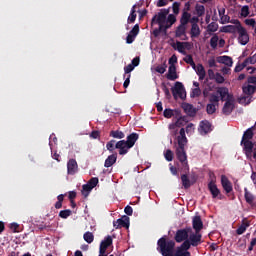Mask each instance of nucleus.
Returning <instances> with one entry per match:
<instances>
[{"mask_svg": "<svg viewBox=\"0 0 256 256\" xmlns=\"http://www.w3.org/2000/svg\"><path fill=\"white\" fill-rule=\"evenodd\" d=\"M157 246V251H159V253H161L162 256H191V252L181 250L180 248H177L176 252L174 253L175 241H167V236L161 237L157 241Z\"/></svg>", "mask_w": 256, "mask_h": 256, "instance_id": "f257e3e1", "label": "nucleus"}, {"mask_svg": "<svg viewBox=\"0 0 256 256\" xmlns=\"http://www.w3.org/2000/svg\"><path fill=\"white\" fill-rule=\"evenodd\" d=\"M187 136L185 135V128H181L179 136L177 137L176 157L182 165L184 173H189V162H187V152L185 145H187Z\"/></svg>", "mask_w": 256, "mask_h": 256, "instance_id": "f03ea898", "label": "nucleus"}, {"mask_svg": "<svg viewBox=\"0 0 256 256\" xmlns=\"http://www.w3.org/2000/svg\"><path fill=\"white\" fill-rule=\"evenodd\" d=\"M172 95L175 100L177 99H186L187 92L185 91V86H183V83L176 82L174 87L171 88Z\"/></svg>", "mask_w": 256, "mask_h": 256, "instance_id": "7ed1b4c3", "label": "nucleus"}, {"mask_svg": "<svg viewBox=\"0 0 256 256\" xmlns=\"http://www.w3.org/2000/svg\"><path fill=\"white\" fill-rule=\"evenodd\" d=\"M169 15V9H162L158 14L154 15L151 24L154 23H165L167 21V16Z\"/></svg>", "mask_w": 256, "mask_h": 256, "instance_id": "20e7f679", "label": "nucleus"}, {"mask_svg": "<svg viewBox=\"0 0 256 256\" xmlns=\"http://www.w3.org/2000/svg\"><path fill=\"white\" fill-rule=\"evenodd\" d=\"M189 231H191V228L177 230L174 237L176 243H183V241H187V239H189Z\"/></svg>", "mask_w": 256, "mask_h": 256, "instance_id": "39448f33", "label": "nucleus"}, {"mask_svg": "<svg viewBox=\"0 0 256 256\" xmlns=\"http://www.w3.org/2000/svg\"><path fill=\"white\" fill-rule=\"evenodd\" d=\"M234 109L235 103L233 102V96H228V99H226V102L224 103V106L222 108V113L223 115H231Z\"/></svg>", "mask_w": 256, "mask_h": 256, "instance_id": "423d86ee", "label": "nucleus"}, {"mask_svg": "<svg viewBox=\"0 0 256 256\" xmlns=\"http://www.w3.org/2000/svg\"><path fill=\"white\" fill-rule=\"evenodd\" d=\"M238 43L240 45H247L249 43V33H247V29L245 27L238 28Z\"/></svg>", "mask_w": 256, "mask_h": 256, "instance_id": "0eeeda50", "label": "nucleus"}, {"mask_svg": "<svg viewBox=\"0 0 256 256\" xmlns=\"http://www.w3.org/2000/svg\"><path fill=\"white\" fill-rule=\"evenodd\" d=\"M113 227L115 229H121L122 227H124L125 229H129V217L127 215H124L121 218L117 219V221L113 222Z\"/></svg>", "mask_w": 256, "mask_h": 256, "instance_id": "6e6552de", "label": "nucleus"}, {"mask_svg": "<svg viewBox=\"0 0 256 256\" xmlns=\"http://www.w3.org/2000/svg\"><path fill=\"white\" fill-rule=\"evenodd\" d=\"M198 131L200 135H207L208 133H211V131H213L211 122L207 120L201 121L199 124Z\"/></svg>", "mask_w": 256, "mask_h": 256, "instance_id": "1a4fd4ad", "label": "nucleus"}, {"mask_svg": "<svg viewBox=\"0 0 256 256\" xmlns=\"http://www.w3.org/2000/svg\"><path fill=\"white\" fill-rule=\"evenodd\" d=\"M208 189L212 195L213 199H221V190L217 187V184H215V181L211 180L208 183Z\"/></svg>", "mask_w": 256, "mask_h": 256, "instance_id": "9d476101", "label": "nucleus"}, {"mask_svg": "<svg viewBox=\"0 0 256 256\" xmlns=\"http://www.w3.org/2000/svg\"><path fill=\"white\" fill-rule=\"evenodd\" d=\"M203 236L199 232L192 233L188 236V241L192 247H199L201 245V239Z\"/></svg>", "mask_w": 256, "mask_h": 256, "instance_id": "9b49d317", "label": "nucleus"}, {"mask_svg": "<svg viewBox=\"0 0 256 256\" xmlns=\"http://www.w3.org/2000/svg\"><path fill=\"white\" fill-rule=\"evenodd\" d=\"M173 49H177L179 53H182V55H187V52H185V49H189L191 47V44L189 42H179L177 41L176 44L173 43L171 45Z\"/></svg>", "mask_w": 256, "mask_h": 256, "instance_id": "f8f14e48", "label": "nucleus"}, {"mask_svg": "<svg viewBox=\"0 0 256 256\" xmlns=\"http://www.w3.org/2000/svg\"><path fill=\"white\" fill-rule=\"evenodd\" d=\"M77 171H79V165L77 164V160L72 158L67 162V173L68 175H75Z\"/></svg>", "mask_w": 256, "mask_h": 256, "instance_id": "ddd939ff", "label": "nucleus"}, {"mask_svg": "<svg viewBox=\"0 0 256 256\" xmlns=\"http://www.w3.org/2000/svg\"><path fill=\"white\" fill-rule=\"evenodd\" d=\"M111 245H113V238L108 235L106 238H104V240L101 241L99 253H106L107 248L111 247Z\"/></svg>", "mask_w": 256, "mask_h": 256, "instance_id": "4468645a", "label": "nucleus"}, {"mask_svg": "<svg viewBox=\"0 0 256 256\" xmlns=\"http://www.w3.org/2000/svg\"><path fill=\"white\" fill-rule=\"evenodd\" d=\"M137 141H139V135L137 133L133 132L127 136V140H124V143L128 147L133 149V147H135V143H137Z\"/></svg>", "mask_w": 256, "mask_h": 256, "instance_id": "2eb2a0df", "label": "nucleus"}, {"mask_svg": "<svg viewBox=\"0 0 256 256\" xmlns=\"http://www.w3.org/2000/svg\"><path fill=\"white\" fill-rule=\"evenodd\" d=\"M166 79H168L169 81H175L179 79V75H177V67L175 66V64H171L169 66Z\"/></svg>", "mask_w": 256, "mask_h": 256, "instance_id": "dca6fc26", "label": "nucleus"}, {"mask_svg": "<svg viewBox=\"0 0 256 256\" xmlns=\"http://www.w3.org/2000/svg\"><path fill=\"white\" fill-rule=\"evenodd\" d=\"M115 149H119V155H127L131 147L126 145L125 140H120L115 144Z\"/></svg>", "mask_w": 256, "mask_h": 256, "instance_id": "f3484780", "label": "nucleus"}, {"mask_svg": "<svg viewBox=\"0 0 256 256\" xmlns=\"http://www.w3.org/2000/svg\"><path fill=\"white\" fill-rule=\"evenodd\" d=\"M221 185L226 193H231L233 191V184H231V181H229V178L225 175L221 176Z\"/></svg>", "mask_w": 256, "mask_h": 256, "instance_id": "a211bd4d", "label": "nucleus"}, {"mask_svg": "<svg viewBox=\"0 0 256 256\" xmlns=\"http://www.w3.org/2000/svg\"><path fill=\"white\" fill-rule=\"evenodd\" d=\"M192 227L196 233H200L201 229H203V220H201V216H194L192 220Z\"/></svg>", "mask_w": 256, "mask_h": 256, "instance_id": "6ab92c4d", "label": "nucleus"}, {"mask_svg": "<svg viewBox=\"0 0 256 256\" xmlns=\"http://www.w3.org/2000/svg\"><path fill=\"white\" fill-rule=\"evenodd\" d=\"M244 198L250 207H255V195H253V193H251L247 188H244Z\"/></svg>", "mask_w": 256, "mask_h": 256, "instance_id": "aec40b11", "label": "nucleus"}, {"mask_svg": "<svg viewBox=\"0 0 256 256\" xmlns=\"http://www.w3.org/2000/svg\"><path fill=\"white\" fill-rule=\"evenodd\" d=\"M217 94L220 95L221 101H227L229 97H233V95L229 94V88L227 87H219L217 89Z\"/></svg>", "mask_w": 256, "mask_h": 256, "instance_id": "412c9836", "label": "nucleus"}, {"mask_svg": "<svg viewBox=\"0 0 256 256\" xmlns=\"http://www.w3.org/2000/svg\"><path fill=\"white\" fill-rule=\"evenodd\" d=\"M182 108L184 109V113H186L190 117H193L197 113V110H195V107H193L192 104L184 103L182 105Z\"/></svg>", "mask_w": 256, "mask_h": 256, "instance_id": "4be33fe9", "label": "nucleus"}, {"mask_svg": "<svg viewBox=\"0 0 256 256\" xmlns=\"http://www.w3.org/2000/svg\"><path fill=\"white\" fill-rule=\"evenodd\" d=\"M137 19V4H134L131 8L130 15L128 16L127 23H135Z\"/></svg>", "mask_w": 256, "mask_h": 256, "instance_id": "5701e85b", "label": "nucleus"}, {"mask_svg": "<svg viewBox=\"0 0 256 256\" xmlns=\"http://www.w3.org/2000/svg\"><path fill=\"white\" fill-rule=\"evenodd\" d=\"M241 145H243V149L246 151V153H253V147H255V143H253L251 140L241 141Z\"/></svg>", "mask_w": 256, "mask_h": 256, "instance_id": "b1692460", "label": "nucleus"}, {"mask_svg": "<svg viewBox=\"0 0 256 256\" xmlns=\"http://www.w3.org/2000/svg\"><path fill=\"white\" fill-rule=\"evenodd\" d=\"M218 63H222L223 65H226L227 67H233V58L229 56H220L218 57Z\"/></svg>", "mask_w": 256, "mask_h": 256, "instance_id": "393cba45", "label": "nucleus"}, {"mask_svg": "<svg viewBox=\"0 0 256 256\" xmlns=\"http://www.w3.org/2000/svg\"><path fill=\"white\" fill-rule=\"evenodd\" d=\"M190 35L192 39H195L201 35V29L199 28V24H192L191 25V30H190Z\"/></svg>", "mask_w": 256, "mask_h": 256, "instance_id": "a878e982", "label": "nucleus"}, {"mask_svg": "<svg viewBox=\"0 0 256 256\" xmlns=\"http://www.w3.org/2000/svg\"><path fill=\"white\" fill-rule=\"evenodd\" d=\"M191 21V13L187 11H183L181 18H180V25H184L187 27V24Z\"/></svg>", "mask_w": 256, "mask_h": 256, "instance_id": "bb28decb", "label": "nucleus"}, {"mask_svg": "<svg viewBox=\"0 0 256 256\" xmlns=\"http://www.w3.org/2000/svg\"><path fill=\"white\" fill-rule=\"evenodd\" d=\"M115 163H117V154H112L108 156L107 159L105 160L104 167L106 168L113 167Z\"/></svg>", "mask_w": 256, "mask_h": 256, "instance_id": "cd10ccee", "label": "nucleus"}, {"mask_svg": "<svg viewBox=\"0 0 256 256\" xmlns=\"http://www.w3.org/2000/svg\"><path fill=\"white\" fill-rule=\"evenodd\" d=\"M195 71L199 77V81H203V79H205V76L207 75V73L205 72V67H203V64H198Z\"/></svg>", "mask_w": 256, "mask_h": 256, "instance_id": "c85d7f7f", "label": "nucleus"}, {"mask_svg": "<svg viewBox=\"0 0 256 256\" xmlns=\"http://www.w3.org/2000/svg\"><path fill=\"white\" fill-rule=\"evenodd\" d=\"M240 27H242V25H239V26L227 25L223 27L222 31L223 33H237Z\"/></svg>", "mask_w": 256, "mask_h": 256, "instance_id": "c756f323", "label": "nucleus"}, {"mask_svg": "<svg viewBox=\"0 0 256 256\" xmlns=\"http://www.w3.org/2000/svg\"><path fill=\"white\" fill-rule=\"evenodd\" d=\"M254 133H253V128H248L243 136L241 141H251L253 139Z\"/></svg>", "mask_w": 256, "mask_h": 256, "instance_id": "7c9ffc66", "label": "nucleus"}, {"mask_svg": "<svg viewBox=\"0 0 256 256\" xmlns=\"http://www.w3.org/2000/svg\"><path fill=\"white\" fill-rule=\"evenodd\" d=\"M110 137L114 139H125V133L121 130H112L110 131Z\"/></svg>", "mask_w": 256, "mask_h": 256, "instance_id": "2f4dec72", "label": "nucleus"}, {"mask_svg": "<svg viewBox=\"0 0 256 256\" xmlns=\"http://www.w3.org/2000/svg\"><path fill=\"white\" fill-rule=\"evenodd\" d=\"M242 91L245 95H253V93H255L256 91V87L248 84L247 86L242 87Z\"/></svg>", "mask_w": 256, "mask_h": 256, "instance_id": "473e14b6", "label": "nucleus"}, {"mask_svg": "<svg viewBox=\"0 0 256 256\" xmlns=\"http://www.w3.org/2000/svg\"><path fill=\"white\" fill-rule=\"evenodd\" d=\"M181 181L184 189H189V187H191V180L189 179V176H187V174L181 175Z\"/></svg>", "mask_w": 256, "mask_h": 256, "instance_id": "72a5a7b5", "label": "nucleus"}, {"mask_svg": "<svg viewBox=\"0 0 256 256\" xmlns=\"http://www.w3.org/2000/svg\"><path fill=\"white\" fill-rule=\"evenodd\" d=\"M187 31V26H184L183 24H180L175 31L176 37H183Z\"/></svg>", "mask_w": 256, "mask_h": 256, "instance_id": "f704fd0d", "label": "nucleus"}, {"mask_svg": "<svg viewBox=\"0 0 256 256\" xmlns=\"http://www.w3.org/2000/svg\"><path fill=\"white\" fill-rule=\"evenodd\" d=\"M195 11H196L197 17H203V15H205V6L201 4H196Z\"/></svg>", "mask_w": 256, "mask_h": 256, "instance_id": "c9c22d12", "label": "nucleus"}, {"mask_svg": "<svg viewBox=\"0 0 256 256\" xmlns=\"http://www.w3.org/2000/svg\"><path fill=\"white\" fill-rule=\"evenodd\" d=\"M217 111V104L209 103L206 106V113L208 115H213Z\"/></svg>", "mask_w": 256, "mask_h": 256, "instance_id": "e433bc0d", "label": "nucleus"}, {"mask_svg": "<svg viewBox=\"0 0 256 256\" xmlns=\"http://www.w3.org/2000/svg\"><path fill=\"white\" fill-rule=\"evenodd\" d=\"M219 43V36L217 34H214L210 39V47L212 49H217V45Z\"/></svg>", "mask_w": 256, "mask_h": 256, "instance_id": "4c0bfd02", "label": "nucleus"}, {"mask_svg": "<svg viewBox=\"0 0 256 256\" xmlns=\"http://www.w3.org/2000/svg\"><path fill=\"white\" fill-rule=\"evenodd\" d=\"M83 239L84 241H86V243H93V241H95V236L91 233V232H85L83 235Z\"/></svg>", "mask_w": 256, "mask_h": 256, "instance_id": "58836bf2", "label": "nucleus"}, {"mask_svg": "<svg viewBox=\"0 0 256 256\" xmlns=\"http://www.w3.org/2000/svg\"><path fill=\"white\" fill-rule=\"evenodd\" d=\"M219 101H220V97L219 95L212 93L209 96V103L215 104L217 105V107H219Z\"/></svg>", "mask_w": 256, "mask_h": 256, "instance_id": "ea45409f", "label": "nucleus"}, {"mask_svg": "<svg viewBox=\"0 0 256 256\" xmlns=\"http://www.w3.org/2000/svg\"><path fill=\"white\" fill-rule=\"evenodd\" d=\"M192 244L189 241V239L184 240L183 243L180 245V247H178V249H181L182 251H189V249H191Z\"/></svg>", "mask_w": 256, "mask_h": 256, "instance_id": "a19ab883", "label": "nucleus"}, {"mask_svg": "<svg viewBox=\"0 0 256 256\" xmlns=\"http://www.w3.org/2000/svg\"><path fill=\"white\" fill-rule=\"evenodd\" d=\"M93 191V188L87 183L82 186V195L85 197H89V193Z\"/></svg>", "mask_w": 256, "mask_h": 256, "instance_id": "79ce46f5", "label": "nucleus"}, {"mask_svg": "<svg viewBox=\"0 0 256 256\" xmlns=\"http://www.w3.org/2000/svg\"><path fill=\"white\" fill-rule=\"evenodd\" d=\"M244 63L247 65H255L256 63V53L253 54L252 56L248 57L245 59Z\"/></svg>", "mask_w": 256, "mask_h": 256, "instance_id": "37998d69", "label": "nucleus"}, {"mask_svg": "<svg viewBox=\"0 0 256 256\" xmlns=\"http://www.w3.org/2000/svg\"><path fill=\"white\" fill-rule=\"evenodd\" d=\"M59 217H61V219H67L68 217H71V210L70 209L61 210L59 212Z\"/></svg>", "mask_w": 256, "mask_h": 256, "instance_id": "c03bdc74", "label": "nucleus"}, {"mask_svg": "<svg viewBox=\"0 0 256 256\" xmlns=\"http://www.w3.org/2000/svg\"><path fill=\"white\" fill-rule=\"evenodd\" d=\"M156 73H160V75H163V73H165V71H167V64L164 63L162 65H158L155 68Z\"/></svg>", "mask_w": 256, "mask_h": 256, "instance_id": "a18cd8bd", "label": "nucleus"}, {"mask_svg": "<svg viewBox=\"0 0 256 256\" xmlns=\"http://www.w3.org/2000/svg\"><path fill=\"white\" fill-rule=\"evenodd\" d=\"M135 69V67L131 64H128L127 66L124 67V75L123 78L125 79V77H127V75H131V71H133Z\"/></svg>", "mask_w": 256, "mask_h": 256, "instance_id": "49530a36", "label": "nucleus"}, {"mask_svg": "<svg viewBox=\"0 0 256 256\" xmlns=\"http://www.w3.org/2000/svg\"><path fill=\"white\" fill-rule=\"evenodd\" d=\"M128 34L132 35V37L137 38V36L139 35V24H135Z\"/></svg>", "mask_w": 256, "mask_h": 256, "instance_id": "de8ad7c7", "label": "nucleus"}, {"mask_svg": "<svg viewBox=\"0 0 256 256\" xmlns=\"http://www.w3.org/2000/svg\"><path fill=\"white\" fill-rule=\"evenodd\" d=\"M214 80L216 81V83H218L219 85L225 83V77H223V75H221V73L217 72L216 76L214 77Z\"/></svg>", "mask_w": 256, "mask_h": 256, "instance_id": "09e8293b", "label": "nucleus"}, {"mask_svg": "<svg viewBox=\"0 0 256 256\" xmlns=\"http://www.w3.org/2000/svg\"><path fill=\"white\" fill-rule=\"evenodd\" d=\"M177 124L172 123L169 125V130H170V134L172 135V137H175V135H177Z\"/></svg>", "mask_w": 256, "mask_h": 256, "instance_id": "8fccbe9b", "label": "nucleus"}, {"mask_svg": "<svg viewBox=\"0 0 256 256\" xmlns=\"http://www.w3.org/2000/svg\"><path fill=\"white\" fill-rule=\"evenodd\" d=\"M88 184L90 185V187H91L92 189H95V186H96V185H99V178H97V177L91 178V179L88 181Z\"/></svg>", "mask_w": 256, "mask_h": 256, "instance_id": "3c124183", "label": "nucleus"}, {"mask_svg": "<svg viewBox=\"0 0 256 256\" xmlns=\"http://www.w3.org/2000/svg\"><path fill=\"white\" fill-rule=\"evenodd\" d=\"M115 143L116 141L115 140H110L109 142H107L106 144V149L110 152H113L115 151Z\"/></svg>", "mask_w": 256, "mask_h": 256, "instance_id": "603ef678", "label": "nucleus"}, {"mask_svg": "<svg viewBox=\"0 0 256 256\" xmlns=\"http://www.w3.org/2000/svg\"><path fill=\"white\" fill-rule=\"evenodd\" d=\"M179 7H181L180 2H174L172 4V11H173L174 15H179Z\"/></svg>", "mask_w": 256, "mask_h": 256, "instance_id": "864d4df0", "label": "nucleus"}, {"mask_svg": "<svg viewBox=\"0 0 256 256\" xmlns=\"http://www.w3.org/2000/svg\"><path fill=\"white\" fill-rule=\"evenodd\" d=\"M240 15L241 17H249V7L247 5L241 8Z\"/></svg>", "mask_w": 256, "mask_h": 256, "instance_id": "5fc2aeb1", "label": "nucleus"}, {"mask_svg": "<svg viewBox=\"0 0 256 256\" xmlns=\"http://www.w3.org/2000/svg\"><path fill=\"white\" fill-rule=\"evenodd\" d=\"M190 97H192V98L201 97V88H194V89H192Z\"/></svg>", "mask_w": 256, "mask_h": 256, "instance_id": "6e6d98bb", "label": "nucleus"}, {"mask_svg": "<svg viewBox=\"0 0 256 256\" xmlns=\"http://www.w3.org/2000/svg\"><path fill=\"white\" fill-rule=\"evenodd\" d=\"M166 21L170 23V25H175V23L177 22V17H175V15L173 14H169Z\"/></svg>", "mask_w": 256, "mask_h": 256, "instance_id": "4d7b16f0", "label": "nucleus"}, {"mask_svg": "<svg viewBox=\"0 0 256 256\" xmlns=\"http://www.w3.org/2000/svg\"><path fill=\"white\" fill-rule=\"evenodd\" d=\"M163 115L166 119H171L173 117V110L172 109H165Z\"/></svg>", "mask_w": 256, "mask_h": 256, "instance_id": "13d9d810", "label": "nucleus"}, {"mask_svg": "<svg viewBox=\"0 0 256 256\" xmlns=\"http://www.w3.org/2000/svg\"><path fill=\"white\" fill-rule=\"evenodd\" d=\"M245 67H247L245 62H243L242 64H237L234 71H235V73H240V71L244 70Z\"/></svg>", "mask_w": 256, "mask_h": 256, "instance_id": "bf43d9fd", "label": "nucleus"}, {"mask_svg": "<svg viewBox=\"0 0 256 256\" xmlns=\"http://www.w3.org/2000/svg\"><path fill=\"white\" fill-rule=\"evenodd\" d=\"M165 159L166 161H173V151L170 149L166 150Z\"/></svg>", "mask_w": 256, "mask_h": 256, "instance_id": "052dcab7", "label": "nucleus"}, {"mask_svg": "<svg viewBox=\"0 0 256 256\" xmlns=\"http://www.w3.org/2000/svg\"><path fill=\"white\" fill-rule=\"evenodd\" d=\"M245 25H248V27H255L256 21L253 18L246 19L244 21Z\"/></svg>", "mask_w": 256, "mask_h": 256, "instance_id": "680f3d73", "label": "nucleus"}, {"mask_svg": "<svg viewBox=\"0 0 256 256\" xmlns=\"http://www.w3.org/2000/svg\"><path fill=\"white\" fill-rule=\"evenodd\" d=\"M221 23L222 25H225V23H230L231 21V17H229V15H225L220 17Z\"/></svg>", "mask_w": 256, "mask_h": 256, "instance_id": "e2e57ef3", "label": "nucleus"}, {"mask_svg": "<svg viewBox=\"0 0 256 256\" xmlns=\"http://www.w3.org/2000/svg\"><path fill=\"white\" fill-rule=\"evenodd\" d=\"M166 5H169V0H158L156 3L157 7H166Z\"/></svg>", "mask_w": 256, "mask_h": 256, "instance_id": "0e129e2a", "label": "nucleus"}, {"mask_svg": "<svg viewBox=\"0 0 256 256\" xmlns=\"http://www.w3.org/2000/svg\"><path fill=\"white\" fill-rule=\"evenodd\" d=\"M139 63H141V59L139 57H135L132 60L131 65L135 68V67H139Z\"/></svg>", "mask_w": 256, "mask_h": 256, "instance_id": "69168bd1", "label": "nucleus"}, {"mask_svg": "<svg viewBox=\"0 0 256 256\" xmlns=\"http://www.w3.org/2000/svg\"><path fill=\"white\" fill-rule=\"evenodd\" d=\"M135 36L131 35V34H128L127 37H126V43L128 45H131V43H133V41H135Z\"/></svg>", "mask_w": 256, "mask_h": 256, "instance_id": "338daca9", "label": "nucleus"}, {"mask_svg": "<svg viewBox=\"0 0 256 256\" xmlns=\"http://www.w3.org/2000/svg\"><path fill=\"white\" fill-rule=\"evenodd\" d=\"M124 212L126 213V215H129V216H131V215H133V207H131V206H126L125 208H124Z\"/></svg>", "mask_w": 256, "mask_h": 256, "instance_id": "774afa93", "label": "nucleus"}]
</instances>
